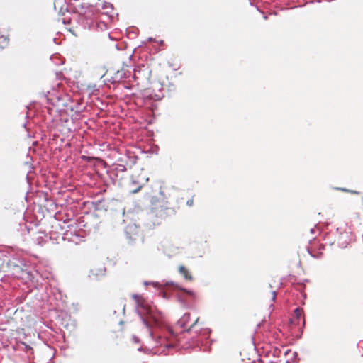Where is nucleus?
Masks as SVG:
<instances>
[{
	"instance_id": "obj_7",
	"label": "nucleus",
	"mask_w": 363,
	"mask_h": 363,
	"mask_svg": "<svg viewBox=\"0 0 363 363\" xmlns=\"http://www.w3.org/2000/svg\"><path fill=\"white\" fill-rule=\"evenodd\" d=\"M9 39L8 37L0 35V48H4L9 45Z\"/></svg>"
},
{
	"instance_id": "obj_12",
	"label": "nucleus",
	"mask_w": 363,
	"mask_h": 363,
	"mask_svg": "<svg viewBox=\"0 0 363 363\" xmlns=\"http://www.w3.org/2000/svg\"><path fill=\"white\" fill-rule=\"evenodd\" d=\"M203 332L206 333V334H208L210 333V331L208 330V329H204L203 330Z\"/></svg>"
},
{
	"instance_id": "obj_3",
	"label": "nucleus",
	"mask_w": 363,
	"mask_h": 363,
	"mask_svg": "<svg viewBox=\"0 0 363 363\" xmlns=\"http://www.w3.org/2000/svg\"><path fill=\"white\" fill-rule=\"evenodd\" d=\"M303 310L300 308H297L294 311V315L290 319V323L294 326H297L300 325L301 320L303 322V325L305 324V319L303 316Z\"/></svg>"
},
{
	"instance_id": "obj_1",
	"label": "nucleus",
	"mask_w": 363,
	"mask_h": 363,
	"mask_svg": "<svg viewBox=\"0 0 363 363\" xmlns=\"http://www.w3.org/2000/svg\"><path fill=\"white\" fill-rule=\"evenodd\" d=\"M132 298L135 301L137 306L143 310L145 318L143 321L145 324L149 327L159 326L162 323V315L157 312L154 308L147 304L145 299L138 294H133Z\"/></svg>"
},
{
	"instance_id": "obj_10",
	"label": "nucleus",
	"mask_w": 363,
	"mask_h": 363,
	"mask_svg": "<svg viewBox=\"0 0 363 363\" xmlns=\"http://www.w3.org/2000/svg\"><path fill=\"white\" fill-rule=\"evenodd\" d=\"M186 205H187V206H190V207H191V206H192L194 205V199H193V198H191V199H190L189 200H188V201H186Z\"/></svg>"
},
{
	"instance_id": "obj_11",
	"label": "nucleus",
	"mask_w": 363,
	"mask_h": 363,
	"mask_svg": "<svg viewBox=\"0 0 363 363\" xmlns=\"http://www.w3.org/2000/svg\"><path fill=\"white\" fill-rule=\"evenodd\" d=\"M276 296H277L276 292H275V291H272V300L273 301H275V299H276Z\"/></svg>"
},
{
	"instance_id": "obj_15",
	"label": "nucleus",
	"mask_w": 363,
	"mask_h": 363,
	"mask_svg": "<svg viewBox=\"0 0 363 363\" xmlns=\"http://www.w3.org/2000/svg\"><path fill=\"white\" fill-rule=\"evenodd\" d=\"M353 194H358L357 191H352Z\"/></svg>"
},
{
	"instance_id": "obj_8",
	"label": "nucleus",
	"mask_w": 363,
	"mask_h": 363,
	"mask_svg": "<svg viewBox=\"0 0 363 363\" xmlns=\"http://www.w3.org/2000/svg\"><path fill=\"white\" fill-rule=\"evenodd\" d=\"M190 318V313H185L179 320L182 326H185L189 322Z\"/></svg>"
},
{
	"instance_id": "obj_5",
	"label": "nucleus",
	"mask_w": 363,
	"mask_h": 363,
	"mask_svg": "<svg viewBox=\"0 0 363 363\" xmlns=\"http://www.w3.org/2000/svg\"><path fill=\"white\" fill-rule=\"evenodd\" d=\"M104 274V269H92L90 270L89 277L91 280H97L99 277H103Z\"/></svg>"
},
{
	"instance_id": "obj_6",
	"label": "nucleus",
	"mask_w": 363,
	"mask_h": 363,
	"mask_svg": "<svg viewBox=\"0 0 363 363\" xmlns=\"http://www.w3.org/2000/svg\"><path fill=\"white\" fill-rule=\"evenodd\" d=\"M179 272L182 275H183L185 279L189 281H191L193 279L191 273L189 272L188 269L186 268L184 266H180L179 268Z\"/></svg>"
},
{
	"instance_id": "obj_2",
	"label": "nucleus",
	"mask_w": 363,
	"mask_h": 363,
	"mask_svg": "<svg viewBox=\"0 0 363 363\" xmlns=\"http://www.w3.org/2000/svg\"><path fill=\"white\" fill-rule=\"evenodd\" d=\"M140 175H138L136 177H133L131 184L135 186V188L131 189L132 194H136L140 191L145 184L148 181V178L145 177H143L141 179H140Z\"/></svg>"
},
{
	"instance_id": "obj_9",
	"label": "nucleus",
	"mask_w": 363,
	"mask_h": 363,
	"mask_svg": "<svg viewBox=\"0 0 363 363\" xmlns=\"http://www.w3.org/2000/svg\"><path fill=\"white\" fill-rule=\"evenodd\" d=\"M199 321V318H197L195 320V321L190 325V327L188 329V331H191L196 327V325H198Z\"/></svg>"
},
{
	"instance_id": "obj_14",
	"label": "nucleus",
	"mask_w": 363,
	"mask_h": 363,
	"mask_svg": "<svg viewBox=\"0 0 363 363\" xmlns=\"http://www.w3.org/2000/svg\"><path fill=\"white\" fill-rule=\"evenodd\" d=\"M121 72H122V70L121 71H118L117 72V74H120Z\"/></svg>"
},
{
	"instance_id": "obj_4",
	"label": "nucleus",
	"mask_w": 363,
	"mask_h": 363,
	"mask_svg": "<svg viewBox=\"0 0 363 363\" xmlns=\"http://www.w3.org/2000/svg\"><path fill=\"white\" fill-rule=\"evenodd\" d=\"M101 12L102 14L111 16L113 12V6L109 2H104L101 5Z\"/></svg>"
},
{
	"instance_id": "obj_13",
	"label": "nucleus",
	"mask_w": 363,
	"mask_h": 363,
	"mask_svg": "<svg viewBox=\"0 0 363 363\" xmlns=\"http://www.w3.org/2000/svg\"><path fill=\"white\" fill-rule=\"evenodd\" d=\"M340 190H342V191H347V190L345 189H340Z\"/></svg>"
}]
</instances>
